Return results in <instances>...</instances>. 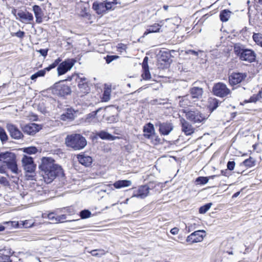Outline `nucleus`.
<instances>
[{"instance_id":"obj_42","label":"nucleus","mask_w":262,"mask_h":262,"mask_svg":"<svg viewBox=\"0 0 262 262\" xmlns=\"http://www.w3.org/2000/svg\"><path fill=\"white\" fill-rule=\"evenodd\" d=\"M0 140L2 143L6 142L8 140V136L4 128L0 127Z\"/></svg>"},{"instance_id":"obj_61","label":"nucleus","mask_w":262,"mask_h":262,"mask_svg":"<svg viewBox=\"0 0 262 262\" xmlns=\"http://www.w3.org/2000/svg\"><path fill=\"white\" fill-rule=\"evenodd\" d=\"M227 170H222V171H221V173H222V175H223V176H227Z\"/></svg>"},{"instance_id":"obj_25","label":"nucleus","mask_w":262,"mask_h":262,"mask_svg":"<svg viewBox=\"0 0 262 262\" xmlns=\"http://www.w3.org/2000/svg\"><path fill=\"white\" fill-rule=\"evenodd\" d=\"M179 98L180 106L183 107L190 106L193 102H195L190 95H186L184 96H179Z\"/></svg>"},{"instance_id":"obj_52","label":"nucleus","mask_w":262,"mask_h":262,"mask_svg":"<svg viewBox=\"0 0 262 262\" xmlns=\"http://www.w3.org/2000/svg\"><path fill=\"white\" fill-rule=\"evenodd\" d=\"M118 50L121 52L122 53L123 51L126 52V50L127 49V46L124 44H119L118 45Z\"/></svg>"},{"instance_id":"obj_50","label":"nucleus","mask_w":262,"mask_h":262,"mask_svg":"<svg viewBox=\"0 0 262 262\" xmlns=\"http://www.w3.org/2000/svg\"><path fill=\"white\" fill-rule=\"evenodd\" d=\"M48 219L51 221L56 223L57 216L53 212L50 213L48 214Z\"/></svg>"},{"instance_id":"obj_23","label":"nucleus","mask_w":262,"mask_h":262,"mask_svg":"<svg viewBox=\"0 0 262 262\" xmlns=\"http://www.w3.org/2000/svg\"><path fill=\"white\" fill-rule=\"evenodd\" d=\"M148 57L145 56L143 59L142 62V69L143 72L142 74V77L145 80L150 79L151 78V75L149 71V67L148 66Z\"/></svg>"},{"instance_id":"obj_32","label":"nucleus","mask_w":262,"mask_h":262,"mask_svg":"<svg viewBox=\"0 0 262 262\" xmlns=\"http://www.w3.org/2000/svg\"><path fill=\"white\" fill-rule=\"evenodd\" d=\"M208 107L209 109L213 111L215 110L219 106V101L214 98H209L208 99Z\"/></svg>"},{"instance_id":"obj_59","label":"nucleus","mask_w":262,"mask_h":262,"mask_svg":"<svg viewBox=\"0 0 262 262\" xmlns=\"http://www.w3.org/2000/svg\"><path fill=\"white\" fill-rule=\"evenodd\" d=\"M0 183L2 184H5V183H7V181L6 178L2 177L0 179Z\"/></svg>"},{"instance_id":"obj_17","label":"nucleus","mask_w":262,"mask_h":262,"mask_svg":"<svg viewBox=\"0 0 262 262\" xmlns=\"http://www.w3.org/2000/svg\"><path fill=\"white\" fill-rule=\"evenodd\" d=\"M190 95L195 102L202 97L204 92L203 89L198 86H193L189 89Z\"/></svg>"},{"instance_id":"obj_41","label":"nucleus","mask_w":262,"mask_h":262,"mask_svg":"<svg viewBox=\"0 0 262 262\" xmlns=\"http://www.w3.org/2000/svg\"><path fill=\"white\" fill-rule=\"evenodd\" d=\"M255 161L252 157L246 159L244 162V165L246 167H251L255 165Z\"/></svg>"},{"instance_id":"obj_5","label":"nucleus","mask_w":262,"mask_h":262,"mask_svg":"<svg viewBox=\"0 0 262 262\" xmlns=\"http://www.w3.org/2000/svg\"><path fill=\"white\" fill-rule=\"evenodd\" d=\"M184 113L186 119L193 123L203 122L207 119L206 116L198 109L186 110Z\"/></svg>"},{"instance_id":"obj_55","label":"nucleus","mask_w":262,"mask_h":262,"mask_svg":"<svg viewBox=\"0 0 262 262\" xmlns=\"http://www.w3.org/2000/svg\"><path fill=\"white\" fill-rule=\"evenodd\" d=\"M38 52L43 57L47 56L48 49H40Z\"/></svg>"},{"instance_id":"obj_20","label":"nucleus","mask_w":262,"mask_h":262,"mask_svg":"<svg viewBox=\"0 0 262 262\" xmlns=\"http://www.w3.org/2000/svg\"><path fill=\"white\" fill-rule=\"evenodd\" d=\"M159 126L160 133L163 135H168L173 128L172 124L169 122L160 123Z\"/></svg>"},{"instance_id":"obj_9","label":"nucleus","mask_w":262,"mask_h":262,"mask_svg":"<svg viewBox=\"0 0 262 262\" xmlns=\"http://www.w3.org/2000/svg\"><path fill=\"white\" fill-rule=\"evenodd\" d=\"M212 92L215 95L222 98L227 96L231 92L227 85L222 82L215 84Z\"/></svg>"},{"instance_id":"obj_29","label":"nucleus","mask_w":262,"mask_h":262,"mask_svg":"<svg viewBox=\"0 0 262 262\" xmlns=\"http://www.w3.org/2000/svg\"><path fill=\"white\" fill-rule=\"evenodd\" d=\"M33 11L34 12L36 21L37 23H41L42 21L43 12L41 8L38 5H34L33 7Z\"/></svg>"},{"instance_id":"obj_13","label":"nucleus","mask_w":262,"mask_h":262,"mask_svg":"<svg viewBox=\"0 0 262 262\" xmlns=\"http://www.w3.org/2000/svg\"><path fill=\"white\" fill-rule=\"evenodd\" d=\"M205 236V231L204 230H198L193 232L188 236L186 241L187 242H190L192 244L201 242L203 241Z\"/></svg>"},{"instance_id":"obj_19","label":"nucleus","mask_w":262,"mask_h":262,"mask_svg":"<svg viewBox=\"0 0 262 262\" xmlns=\"http://www.w3.org/2000/svg\"><path fill=\"white\" fill-rule=\"evenodd\" d=\"M181 123L182 125V130L186 135H190L194 132V128L192 125L185 119H181Z\"/></svg>"},{"instance_id":"obj_31","label":"nucleus","mask_w":262,"mask_h":262,"mask_svg":"<svg viewBox=\"0 0 262 262\" xmlns=\"http://www.w3.org/2000/svg\"><path fill=\"white\" fill-rule=\"evenodd\" d=\"M75 113L74 110L68 109L66 113L61 116V119L63 121L72 120L75 118Z\"/></svg>"},{"instance_id":"obj_39","label":"nucleus","mask_w":262,"mask_h":262,"mask_svg":"<svg viewBox=\"0 0 262 262\" xmlns=\"http://www.w3.org/2000/svg\"><path fill=\"white\" fill-rule=\"evenodd\" d=\"M212 204L211 203H207L204 206H201L199 208V213L201 214H205L210 208Z\"/></svg>"},{"instance_id":"obj_60","label":"nucleus","mask_w":262,"mask_h":262,"mask_svg":"<svg viewBox=\"0 0 262 262\" xmlns=\"http://www.w3.org/2000/svg\"><path fill=\"white\" fill-rule=\"evenodd\" d=\"M36 238L34 236H30L27 238V240H29V241H34V240H36Z\"/></svg>"},{"instance_id":"obj_58","label":"nucleus","mask_w":262,"mask_h":262,"mask_svg":"<svg viewBox=\"0 0 262 262\" xmlns=\"http://www.w3.org/2000/svg\"><path fill=\"white\" fill-rule=\"evenodd\" d=\"M97 250H94L91 251V253L93 256H99L100 254L97 252Z\"/></svg>"},{"instance_id":"obj_18","label":"nucleus","mask_w":262,"mask_h":262,"mask_svg":"<svg viewBox=\"0 0 262 262\" xmlns=\"http://www.w3.org/2000/svg\"><path fill=\"white\" fill-rule=\"evenodd\" d=\"M90 5L88 2L80 1L77 3L76 9L82 16H87L89 14Z\"/></svg>"},{"instance_id":"obj_51","label":"nucleus","mask_w":262,"mask_h":262,"mask_svg":"<svg viewBox=\"0 0 262 262\" xmlns=\"http://www.w3.org/2000/svg\"><path fill=\"white\" fill-rule=\"evenodd\" d=\"M235 163L234 161H229L227 163V168L230 170L234 169Z\"/></svg>"},{"instance_id":"obj_63","label":"nucleus","mask_w":262,"mask_h":262,"mask_svg":"<svg viewBox=\"0 0 262 262\" xmlns=\"http://www.w3.org/2000/svg\"><path fill=\"white\" fill-rule=\"evenodd\" d=\"M5 230V227L3 226H0V231H2Z\"/></svg>"},{"instance_id":"obj_38","label":"nucleus","mask_w":262,"mask_h":262,"mask_svg":"<svg viewBox=\"0 0 262 262\" xmlns=\"http://www.w3.org/2000/svg\"><path fill=\"white\" fill-rule=\"evenodd\" d=\"M261 94H262V90L259 91V92L257 94H254L252 96L248 102H256L257 101L259 100L261 98Z\"/></svg>"},{"instance_id":"obj_10","label":"nucleus","mask_w":262,"mask_h":262,"mask_svg":"<svg viewBox=\"0 0 262 262\" xmlns=\"http://www.w3.org/2000/svg\"><path fill=\"white\" fill-rule=\"evenodd\" d=\"M75 62V60L73 59H67L61 63H59L57 66V72L58 75H62L66 73L68 71L70 70L73 67Z\"/></svg>"},{"instance_id":"obj_54","label":"nucleus","mask_w":262,"mask_h":262,"mask_svg":"<svg viewBox=\"0 0 262 262\" xmlns=\"http://www.w3.org/2000/svg\"><path fill=\"white\" fill-rule=\"evenodd\" d=\"M56 223L63 222L64 220L66 219V215H61L57 216Z\"/></svg>"},{"instance_id":"obj_11","label":"nucleus","mask_w":262,"mask_h":262,"mask_svg":"<svg viewBox=\"0 0 262 262\" xmlns=\"http://www.w3.org/2000/svg\"><path fill=\"white\" fill-rule=\"evenodd\" d=\"M247 76L246 73L233 72L228 77L229 84L232 85H235L241 83Z\"/></svg>"},{"instance_id":"obj_53","label":"nucleus","mask_w":262,"mask_h":262,"mask_svg":"<svg viewBox=\"0 0 262 262\" xmlns=\"http://www.w3.org/2000/svg\"><path fill=\"white\" fill-rule=\"evenodd\" d=\"M186 54H192L196 57H198L199 55V52L192 50H188L186 51Z\"/></svg>"},{"instance_id":"obj_44","label":"nucleus","mask_w":262,"mask_h":262,"mask_svg":"<svg viewBox=\"0 0 262 262\" xmlns=\"http://www.w3.org/2000/svg\"><path fill=\"white\" fill-rule=\"evenodd\" d=\"M97 113V112H93L91 113H90L85 116V122L86 123H90L92 120L95 118V117Z\"/></svg>"},{"instance_id":"obj_64","label":"nucleus","mask_w":262,"mask_h":262,"mask_svg":"<svg viewBox=\"0 0 262 262\" xmlns=\"http://www.w3.org/2000/svg\"><path fill=\"white\" fill-rule=\"evenodd\" d=\"M163 8L165 10H168V6L167 5H164L163 6Z\"/></svg>"},{"instance_id":"obj_45","label":"nucleus","mask_w":262,"mask_h":262,"mask_svg":"<svg viewBox=\"0 0 262 262\" xmlns=\"http://www.w3.org/2000/svg\"><path fill=\"white\" fill-rule=\"evenodd\" d=\"M91 212L86 209L83 210L80 212V216L81 219H84L89 217L91 216Z\"/></svg>"},{"instance_id":"obj_28","label":"nucleus","mask_w":262,"mask_h":262,"mask_svg":"<svg viewBox=\"0 0 262 262\" xmlns=\"http://www.w3.org/2000/svg\"><path fill=\"white\" fill-rule=\"evenodd\" d=\"M96 135L102 140H107L110 141H113L116 139L119 138L118 137L114 136L104 130L96 132Z\"/></svg>"},{"instance_id":"obj_27","label":"nucleus","mask_w":262,"mask_h":262,"mask_svg":"<svg viewBox=\"0 0 262 262\" xmlns=\"http://www.w3.org/2000/svg\"><path fill=\"white\" fill-rule=\"evenodd\" d=\"M77 159L81 164L85 167L90 166L93 162L91 157L84 155H78L77 156Z\"/></svg>"},{"instance_id":"obj_40","label":"nucleus","mask_w":262,"mask_h":262,"mask_svg":"<svg viewBox=\"0 0 262 262\" xmlns=\"http://www.w3.org/2000/svg\"><path fill=\"white\" fill-rule=\"evenodd\" d=\"M105 4V7H106V12L112 9V8L115 5L114 0H106L104 1Z\"/></svg>"},{"instance_id":"obj_56","label":"nucleus","mask_w":262,"mask_h":262,"mask_svg":"<svg viewBox=\"0 0 262 262\" xmlns=\"http://www.w3.org/2000/svg\"><path fill=\"white\" fill-rule=\"evenodd\" d=\"M165 56H164L163 54H162L161 55V58L162 60L166 62V61H168V60H169V58H168V56L169 55V54L168 53H165Z\"/></svg>"},{"instance_id":"obj_35","label":"nucleus","mask_w":262,"mask_h":262,"mask_svg":"<svg viewBox=\"0 0 262 262\" xmlns=\"http://www.w3.org/2000/svg\"><path fill=\"white\" fill-rule=\"evenodd\" d=\"M14 226H16L17 227H19L20 226L22 225L25 228H30L33 226L34 224V222L31 220H26L24 221H20V223L17 222H14Z\"/></svg>"},{"instance_id":"obj_24","label":"nucleus","mask_w":262,"mask_h":262,"mask_svg":"<svg viewBox=\"0 0 262 262\" xmlns=\"http://www.w3.org/2000/svg\"><path fill=\"white\" fill-rule=\"evenodd\" d=\"M92 8L98 14H102L106 12V7H105L104 2H94L93 4Z\"/></svg>"},{"instance_id":"obj_1","label":"nucleus","mask_w":262,"mask_h":262,"mask_svg":"<svg viewBox=\"0 0 262 262\" xmlns=\"http://www.w3.org/2000/svg\"><path fill=\"white\" fill-rule=\"evenodd\" d=\"M39 168L40 174L47 184L51 183L56 178L62 179L64 177L61 166L56 163L51 158H42Z\"/></svg>"},{"instance_id":"obj_6","label":"nucleus","mask_w":262,"mask_h":262,"mask_svg":"<svg viewBox=\"0 0 262 262\" xmlns=\"http://www.w3.org/2000/svg\"><path fill=\"white\" fill-rule=\"evenodd\" d=\"M52 92L59 97H65L71 93L70 87L64 84L63 81H60L54 84L52 88Z\"/></svg>"},{"instance_id":"obj_34","label":"nucleus","mask_w":262,"mask_h":262,"mask_svg":"<svg viewBox=\"0 0 262 262\" xmlns=\"http://www.w3.org/2000/svg\"><path fill=\"white\" fill-rule=\"evenodd\" d=\"M231 12L229 10L225 9L220 12V17L223 22L227 21L230 17Z\"/></svg>"},{"instance_id":"obj_8","label":"nucleus","mask_w":262,"mask_h":262,"mask_svg":"<svg viewBox=\"0 0 262 262\" xmlns=\"http://www.w3.org/2000/svg\"><path fill=\"white\" fill-rule=\"evenodd\" d=\"M78 95L79 97H83L90 92V88L88 84V79L82 74L78 75Z\"/></svg>"},{"instance_id":"obj_16","label":"nucleus","mask_w":262,"mask_h":262,"mask_svg":"<svg viewBox=\"0 0 262 262\" xmlns=\"http://www.w3.org/2000/svg\"><path fill=\"white\" fill-rule=\"evenodd\" d=\"M7 128L12 138L19 139L23 137L22 133L15 125L12 124H7Z\"/></svg>"},{"instance_id":"obj_30","label":"nucleus","mask_w":262,"mask_h":262,"mask_svg":"<svg viewBox=\"0 0 262 262\" xmlns=\"http://www.w3.org/2000/svg\"><path fill=\"white\" fill-rule=\"evenodd\" d=\"M144 136L147 138L150 137L155 133V129L152 124L149 123L144 126Z\"/></svg>"},{"instance_id":"obj_57","label":"nucleus","mask_w":262,"mask_h":262,"mask_svg":"<svg viewBox=\"0 0 262 262\" xmlns=\"http://www.w3.org/2000/svg\"><path fill=\"white\" fill-rule=\"evenodd\" d=\"M179 232V229L178 228H173L171 229L170 233L173 235L177 234Z\"/></svg>"},{"instance_id":"obj_46","label":"nucleus","mask_w":262,"mask_h":262,"mask_svg":"<svg viewBox=\"0 0 262 262\" xmlns=\"http://www.w3.org/2000/svg\"><path fill=\"white\" fill-rule=\"evenodd\" d=\"M149 139L151 140V142L154 144H157L160 143V141H161L160 138H159V137L158 136H157L155 134V133L152 134V135Z\"/></svg>"},{"instance_id":"obj_43","label":"nucleus","mask_w":262,"mask_h":262,"mask_svg":"<svg viewBox=\"0 0 262 262\" xmlns=\"http://www.w3.org/2000/svg\"><path fill=\"white\" fill-rule=\"evenodd\" d=\"M24 152L29 155L34 154L37 152V149L34 146L28 147L24 149Z\"/></svg>"},{"instance_id":"obj_21","label":"nucleus","mask_w":262,"mask_h":262,"mask_svg":"<svg viewBox=\"0 0 262 262\" xmlns=\"http://www.w3.org/2000/svg\"><path fill=\"white\" fill-rule=\"evenodd\" d=\"M168 19L162 20L158 24H154L148 27L146 31L144 32V34H147L150 33L160 32L161 31V27L164 25V21H167Z\"/></svg>"},{"instance_id":"obj_2","label":"nucleus","mask_w":262,"mask_h":262,"mask_svg":"<svg viewBox=\"0 0 262 262\" xmlns=\"http://www.w3.org/2000/svg\"><path fill=\"white\" fill-rule=\"evenodd\" d=\"M7 168L13 173H17L16 156L13 152L6 151L0 153V172H5Z\"/></svg>"},{"instance_id":"obj_36","label":"nucleus","mask_w":262,"mask_h":262,"mask_svg":"<svg viewBox=\"0 0 262 262\" xmlns=\"http://www.w3.org/2000/svg\"><path fill=\"white\" fill-rule=\"evenodd\" d=\"M215 176H212L209 177H199L196 178L195 182L198 184L204 185L208 183L209 179H213Z\"/></svg>"},{"instance_id":"obj_33","label":"nucleus","mask_w":262,"mask_h":262,"mask_svg":"<svg viewBox=\"0 0 262 262\" xmlns=\"http://www.w3.org/2000/svg\"><path fill=\"white\" fill-rule=\"evenodd\" d=\"M131 182L128 180H119L115 182L113 185L116 189H120L123 187L128 186Z\"/></svg>"},{"instance_id":"obj_37","label":"nucleus","mask_w":262,"mask_h":262,"mask_svg":"<svg viewBox=\"0 0 262 262\" xmlns=\"http://www.w3.org/2000/svg\"><path fill=\"white\" fill-rule=\"evenodd\" d=\"M252 37L255 42L262 47V34L254 33Z\"/></svg>"},{"instance_id":"obj_62","label":"nucleus","mask_w":262,"mask_h":262,"mask_svg":"<svg viewBox=\"0 0 262 262\" xmlns=\"http://www.w3.org/2000/svg\"><path fill=\"white\" fill-rule=\"evenodd\" d=\"M240 193V192L239 191H238L236 193H235L233 195V197H237Z\"/></svg>"},{"instance_id":"obj_22","label":"nucleus","mask_w":262,"mask_h":262,"mask_svg":"<svg viewBox=\"0 0 262 262\" xmlns=\"http://www.w3.org/2000/svg\"><path fill=\"white\" fill-rule=\"evenodd\" d=\"M12 255L11 249L5 247L0 249V262H9Z\"/></svg>"},{"instance_id":"obj_4","label":"nucleus","mask_w":262,"mask_h":262,"mask_svg":"<svg viewBox=\"0 0 262 262\" xmlns=\"http://www.w3.org/2000/svg\"><path fill=\"white\" fill-rule=\"evenodd\" d=\"M234 52L241 60L251 63L255 61L256 54L251 49H245L238 46L234 47Z\"/></svg>"},{"instance_id":"obj_14","label":"nucleus","mask_w":262,"mask_h":262,"mask_svg":"<svg viewBox=\"0 0 262 262\" xmlns=\"http://www.w3.org/2000/svg\"><path fill=\"white\" fill-rule=\"evenodd\" d=\"M133 195L141 199L146 197L149 193V187L147 185L141 186L137 188H134Z\"/></svg>"},{"instance_id":"obj_7","label":"nucleus","mask_w":262,"mask_h":262,"mask_svg":"<svg viewBox=\"0 0 262 262\" xmlns=\"http://www.w3.org/2000/svg\"><path fill=\"white\" fill-rule=\"evenodd\" d=\"M21 162L25 170L31 174L28 175V177L31 179H33L35 176L34 173L36 165L34 164L33 158L28 156L24 155L22 158Z\"/></svg>"},{"instance_id":"obj_3","label":"nucleus","mask_w":262,"mask_h":262,"mask_svg":"<svg viewBox=\"0 0 262 262\" xmlns=\"http://www.w3.org/2000/svg\"><path fill=\"white\" fill-rule=\"evenodd\" d=\"M65 141L67 146L71 147L75 150L84 148L87 144L85 138L79 134L68 135Z\"/></svg>"},{"instance_id":"obj_47","label":"nucleus","mask_w":262,"mask_h":262,"mask_svg":"<svg viewBox=\"0 0 262 262\" xmlns=\"http://www.w3.org/2000/svg\"><path fill=\"white\" fill-rule=\"evenodd\" d=\"M118 58L119 56L117 55H107L106 57H104V59H105L106 62L107 64H109L111 62H112L113 60L117 59Z\"/></svg>"},{"instance_id":"obj_49","label":"nucleus","mask_w":262,"mask_h":262,"mask_svg":"<svg viewBox=\"0 0 262 262\" xmlns=\"http://www.w3.org/2000/svg\"><path fill=\"white\" fill-rule=\"evenodd\" d=\"M12 36H15L18 38H23L25 36V32L24 31H21L20 30H19L16 33H14L12 34Z\"/></svg>"},{"instance_id":"obj_12","label":"nucleus","mask_w":262,"mask_h":262,"mask_svg":"<svg viewBox=\"0 0 262 262\" xmlns=\"http://www.w3.org/2000/svg\"><path fill=\"white\" fill-rule=\"evenodd\" d=\"M60 61L61 59L60 58L56 59L52 64L49 65L48 67L45 68L43 70H39L35 74H33L31 76V79L32 80H35L36 79L39 77L44 76L47 71H50L51 69L56 67Z\"/></svg>"},{"instance_id":"obj_15","label":"nucleus","mask_w":262,"mask_h":262,"mask_svg":"<svg viewBox=\"0 0 262 262\" xmlns=\"http://www.w3.org/2000/svg\"><path fill=\"white\" fill-rule=\"evenodd\" d=\"M42 126L41 125L32 123L25 125L23 127V131L28 135H33L39 132Z\"/></svg>"},{"instance_id":"obj_48","label":"nucleus","mask_w":262,"mask_h":262,"mask_svg":"<svg viewBox=\"0 0 262 262\" xmlns=\"http://www.w3.org/2000/svg\"><path fill=\"white\" fill-rule=\"evenodd\" d=\"M111 93V89H107L104 90L103 93V98L105 101L108 100L110 99V96Z\"/></svg>"},{"instance_id":"obj_26","label":"nucleus","mask_w":262,"mask_h":262,"mask_svg":"<svg viewBox=\"0 0 262 262\" xmlns=\"http://www.w3.org/2000/svg\"><path fill=\"white\" fill-rule=\"evenodd\" d=\"M16 15L19 17L20 21L23 23H28L33 20L32 14L29 12L20 11L17 13Z\"/></svg>"}]
</instances>
